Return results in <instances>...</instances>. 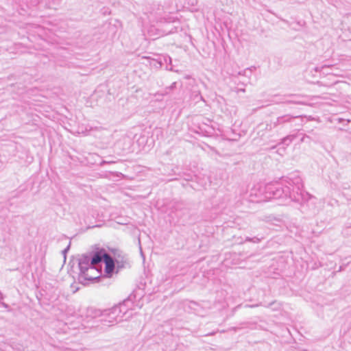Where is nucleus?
Masks as SVG:
<instances>
[{
  "label": "nucleus",
  "mask_w": 351,
  "mask_h": 351,
  "mask_svg": "<svg viewBox=\"0 0 351 351\" xmlns=\"http://www.w3.org/2000/svg\"><path fill=\"white\" fill-rule=\"evenodd\" d=\"M302 179L296 173L291 174L281 182L268 183L265 185L266 197L270 199H279L282 204L289 202L302 203L310 197L304 191Z\"/></svg>",
  "instance_id": "f257e3e1"
},
{
  "label": "nucleus",
  "mask_w": 351,
  "mask_h": 351,
  "mask_svg": "<svg viewBox=\"0 0 351 351\" xmlns=\"http://www.w3.org/2000/svg\"><path fill=\"white\" fill-rule=\"evenodd\" d=\"M110 255L104 249L93 252L91 256L84 254L78 259V267H80V280H92L97 276L88 274V271H97L99 273L97 266L106 260V257Z\"/></svg>",
  "instance_id": "f03ea898"
},
{
  "label": "nucleus",
  "mask_w": 351,
  "mask_h": 351,
  "mask_svg": "<svg viewBox=\"0 0 351 351\" xmlns=\"http://www.w3.org/2000/svg\"><path fill=\"white\" fill-rule=\"evenodd\" d=\"M130 304H132L131 301L126 300L110 309L104 311L101 315V321L111 326L114 323L128 319L132 315L129 308Z\"/></svg>",
  "instance_id": "7ed1b4c3"
},
{
  "label": "nucleus",
  "mask_w": 351,
  "mask_h": 351,
  "mask_svg": "<svg viewBox=\"0 0 351 351\" xmlns=\"http://www.w3.org/2000/svg\"><path fill=\"white\" fill-rule=\"evenodd\" d=\"M302 119L303 117L302 116L293 117L290 114H285L278 117L274 122L269 125H267V126L277 127L285 123H290L291 127H300L303 125Z\"/></svg>",
  "instance_id": "20e7f679"
},
{
  "label": "nucleus",
  "mask_w": 351,
  "mask_h": 351,
  "mask_svg": "<svg viewBox=\"0 0 351 351\" xmlns=\"http://www.w3.org/2000/svg\"><path fill=\"white\" fill-rule=\"evenodd\" d=\"M265 185L258 184L254 186L251 190L250 193V201L253 202H264L269 200L266 197L265 193Z\"/></svg>",
  "instance_id": "39448f33"
},
{
  "label": "nucleus",
  "mask_w": 351,
  "mask_h": 351,
  "mask_svg": "<svg viewBox=\"0 0 351 351\" xmlns=\"http://www.w3.org/2000/svg\"><path fill=\"white\" fill-rule=\"evenodd\" d=\"M105 264L104 274L106 276L110 277L114 273L115 264L114 258L110 256L106 257V260L104 261Z\"/></svg>",
  "instance_id": "423d86ee"
},
{
  "label": "nucleus",
  "mask_w": 351,
  "mask_h": 351,
  "mask_svg": "<svg viewBox=\"0 0 351 351\" xmlns=\"http://www.w3.org/2000/svg\"><path fill=\"white\" fill-rule=\"evenodd\" d=\"M234 82L237 84V86L234 88L235 92H237V93H239V92L245 93V86L247 84V82H245V81H238L237 82L235 80Z\"/></svg>",
  "instance_id": "0eeeda50"
},
{
  "label": "nucleus",
  "mask_w": 351,
  "mask_h": 351,
  "mask_svg": "<svg viewBox=\"0 0 351 351\" xmlns=\"http://www.w3.org/2000/svg\"><path fill=\"white\" fill-rule=\"evenodd\" d=\"M295 136H296L295 134L288 135L282 139V143L289 145L293 141V140L295 138Z\"/></svg>",
  "instance_id": "6e6552de"
},
{
  "label": "nucleus",
  "mask_w": 351,
  "mask_h": 351,
  "mask_svg": "<svg viewBox=\"0 0 351 351\" xmlns=\"http://www.w3.org/2000/svg\"><path fill=\"white\" fill-rule=\"evenodd\" d=\"M176 82H173L171 85L169 87L165 88L162 93H159L160 95H165L168 94L171 90H173L176 88Z\"/></svg>",
  "instance_id": "1a4fd4ad"
},
{
  "label": "nucleus",
  "mask_w": 351,
  "mask_h": 351,
  "mask_svg": "<svg viewBox=\"0 0 351 351\" xmlns=\"http://www.w3.org/2000/svg\"><path fill=\"white\" fill-rule=\"evenodd\" d=\"M192 97L195 101H198L199 100H203V97L202 96L199 91H193Z\"/></svg>",
  "instance_id": "9d476101"
},
{
  "label": "nucleus",
  "mask_w": 351,
  "mask_h": 351,
  "mask_svg": "<svg viewBox=\"0 0 351 351\" xmlns=\"http://www.w3.org/2000/svg\"><path fill=\"white\" fill-rule=\"evenodd\" d=\"M238 75L245 76L249 79L251 77V69L247 68L243 71H240L238 73Z\"/></svg>",
  "instance_id": "9b49d317"
},
{
  "label": "nucleus",
  "mask_w": 351,
  "mask_h": 351,
  "mask_svg": "<svg viewBox=\"0 0 351 351\" xmlns=\"http://www.w3.org/2000/svg\"><path fill=\"white\" fill-rule=\"evenodd\" d=\"M284 104H300V102L293 100V99H287L283 101Z\"/></svg>",
  "instance_id": "f8f14e48"
},
{
  "label": "nucleus",
  "mask_w": 351,
  "mask_h": 351,
  "mask_svg": "<svg viewBox=\"0 0 351 351\" xmlns=\"http://www.w3.org/2000/svg\"><path fill=\"white\" fill-rule=\"evenodd\" d=\"M260 241H261V239L258 237H254L252 238V243H258Z\"/></svg>",
  "instance_id": "ddd939ff"
},
{
  "label": "nucleus",
  "mask_w": 351,
  "mask_h": 351,
  "mask_svg": "<svg viewBox=\"0 0 351 351\" xmlns=\"http://www.w3.org/2000/svg\"><path fill=\"white\" fill-rule=\"evenodd\" d=\"M114 162H115L114 161H111V160H108V161L104 160V161L101 162V165H103L105 163L112 164V163H114Z\"/></svg>",
  "instance_id": "4468645a"
},
{
  "label": "nucleus",
  "mask_w": 351,
  "mask_h": 351,
  "mask_svg": "<svg viewBox=\"0 0 351 351\" xmlns=\"http://www.w3.org/2000/svg\"><path fill=\"white\" fill-rule=\"evenodd\" d=\"M69 247H70V245H69V246H67L65 249H64V250H62V254H65V253H66V252H67V251L69 250Z\"/></svg>",
  "instance_id": "2eb2a0df"
},
{
  "label": "nucleus",
  "mask_w": 351,
  "mask_h": 351,
  "mask_svg": "<svg viewBox=\"0 0 351 351\" xmlns=\"http://www.w3.org/2000/svg\"><path fill=\"white\" fill-rule=\"evenodd\" d=\"M1 305L5 308L9 307V305L6 303H3V302H1Z\"/></svg>",
  "instance_id": "dca6fc26"
},
{
  "label": "nucleus",
  "mask_w": 351,
  "mask_h": 351,
  "mask_svg": "<svg viewBox=\"0 0 351 351\" xmlns=\"http://www.w3.org/2000/svg\"><path fill=\"white\" fill-rule=\"evenodd\" d=\"M274 304H275V302H271V303H269L267 305H265L266 307H270L271 306H272Z\"/></svg>",
  "instance_id": "f3484780"
},
{
  "label": "nucleus",
  "mask_w": 351,
  "mask_h": 351,
  "mask_svg": "<svg viewBox=\"0 0 351 351\" xmlns=\"http://www.w3.org/2000/svg\"><path fill=\"white\" fill-rule=\"evenodd\" d=\"M308 138V136H304L302 138V139H300V141H302V142H304V141H305V138Z\"/></svg>",
  "instance_id": "a211bd4d"
},
{
  "label": "nucleus",
  "mask_w": 351,
  "mask_h": 351,
  "mask_svg": "<svg viewBox=\"0 0 351 351\" xmlns=\"http://www.w3.org/2000/svg\"><path fill=\"white\" fill-rule=\"evenodd\" d=\"M246 241H249V242H252V238H250V237H247L246 239H245Z\"/></svg>",
  "instance_id": "6ab92c4d"
},
{
  "label": "nucleus",
  "mask_w": 351,
  "mask_h": 351,
  "mask_svg": "<svg viewBox=\"0 0 351 351\" xmlns=\"http://www.w3.org/2000/svg\"><path fill=\"white\" fill-rule=\"evenodd\" d=\"M95 271H88V274H89L90 275H93V276H95L94 274H93V273H95ZM97 276V278L98 277L97 276Z\"/></svg>",
  "instance_id": "aec40b11"
},
{
  "label": "nucleus",
  "mask_w": 351,
  "mask_h": 351,
  "mask_svg": "<svg viewBox=\"0 0 351 351\" xmlns=\"http://www.w3.org/2000/svg\"><path fill=\"white\" fill-rule=\"evenodd\" d=\"M3 299V295L2 293L0 291V300Z\"/></svg>",
  "instance_id": "412c9836"
},
{
  "label": "nucleus",
  "mask_w": 351,
  "mask_h": 351,
  "mask_svg": "<svg viewBox=\"0 0 351 351\" xmlns=\"http://www.w3.org/2000/svg\"><path fill=\"white\" fill-rule=\"evenodd\" d=\"M257 305H247V306H250V307H253V306H256Z\"/></svg>",
  "instance_id": "4be33fe9"
}]
</instances>
